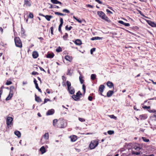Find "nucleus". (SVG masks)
I'll return each instance as SVG.
<instances>
[{
  "label": "nucleus",
  "mask_w": 156,
  "mask_h": 156,
  "mask_svg": "<svg viewBox=\"0 0 156 156\" xmlns=\"http://www.w3.org/2000/svg\"><path fill=\"white\" fill-rule=\"evenodd\" d=\"M113 93L114 92L113 91L109 90L108 92L107 93V96L108 97H110L112 95Z\"/></svg>",
  "instance_id": "nucleus-19"
},
{
  "label": "nucleus",
  "mask_w": 156,
  "mask_h": 156,
  "mask_svg": "<svg viewBox=\"0 0 156 156\" xmlns=\"http://www.w3.org/2000/svg\"><path fill=\"white\" fill-rule=\"evenodd\" d=\"M147 118V115L146 114H142L140 115L139 118L141 120L146 119Z\"/></svg>",
  "instance_id": "nucleus-11"
},
{
  "label": "nucleus",
  "mask_w": 156,
  "mask_h": 156,
  "mask_svg": "<svg viewBox=\"0 0 156 156\" xmlns=\"http://www.w3.org/2000/svg\"><path fill=\"white\" fill-rule=\"evenodd\" d=\"M147 23L151 26L153 27H156V24L151 20H148L147 21Z\"/></svg>",
  "instance_id": "nucleus-10"
},
{
  "label": "nucleus",
  "mask_w": 156,
  "mask_h": 156,
  "mask_svg": "<svg viewBox=\"0 0 156 156\" xmlns=\"http://www.w3.org/2000/svg\"><path fill=\"white\" fill-rule=\"evenodd\" d=\"M14 134L16 136H17L18 138L20 137L21 136V133L20 132L18 131H16L14 132Z\"/></svg>",
  "instance_id": "nucleus-23"
},
{
  "label": "nucleus",
  "mask_w": 156,
  "mask_h": 156,
  "mask_svg": "<svg viewBox=\"0 0 156 156\" xmlns=\"http://www.w3.org/2000/svg\"><path fill=\"white\" fill-rule=\"evenodd\" d=\"M35 100L38 102L39 101V97L37 96L36 94H35Z\"/></svg>",
  "instance_id": "nucleus-45"
},
{
  "label": "nucleus",
  "mask_w": 156,
  "mask_h": 156,
  "mask_svg": "<svg viewBox=\"0 0 156 156\" xmlns=\"http://www.w3.org/2000/svg\"><path fill=\"white\" fill-rule=\"evenodd\" d=\"M95 48H93L90 50V53L91 54H92L93 52L95 51Z\"/></svg>",
  "instance_id": "nucleus-50"
},
{
  "label": "nucleus",
  "mask_w": 156,
  "mask_h": 156,
  "mask_svg": "<svg viewBox=\"0 0 156 156\" xmlns=\"http://www.w3.org/2000/svg\"><path fill=\"white\" fill-rule=\"evenodd\" d=\"M114 131L112 130H109L108 131V133L109 135H112L114 133Z\"/></svg>",
  "instance_id": "nucleus-40"
},
{
  "label": "nucleus",
  "mask_w": 156,
  "mask_h": 156,
  "mask_svg": "<svg viewBox=\"0 0 156 156\" xmlns=\"http://www.w3.org/2000/svg\"><path fill=\"white\" fill-rule=\"evenodd\" d=\"M66 126V121L64 119H60L58 120L57 126L58 127L63 128Z\"/></svg>",
  "instance_id": "nucleus-1"
},
{
  "label": "nucleus",
  "mask_w": 156,
  "mask_h": 156,
  "mask_svg": "<svg viewBox=\"0 0 156 156\" xmlns=\"http://www.w3.org/2000/svg\"><path fill=\"white\" fill-rule=\"evenodd\" d=\"M71 140L72 142H75L77 139V136L76 135H73L70 136Z\"/></svg>",
  "instance_id": "nucleus-15"
},
{
  "label": "nucleus",
  "mask_w": 156,
  "mask_h": 156,
  "mask_svg": "<svg viewBox=\"0 0 156 156\" xmlns=\"http://www.w3.org/2000/svg\"><path fill=\"white\" fill-rule=\"evenodd\" d=\"M73 18L76 20L77 22H78L79 23H82V21L81 20H80V19H77L75 16H73Z\"/></svg>",
  "instance_id": "nucleus-37"
},
{
  "label": "nucleus",
  "mask_w": 156,
  "mask_h": 156,
  "mask_svg": "<svg viewBox=\"0 0 156 156\" xmlns=\"http://www.w3.org/2000/svg\"><path fill=\"white\" fill-rule=\"evenodd\" d=\"M72 71L71 69H68V71L67 73V74L69 75L70 76H71L72 74Z\"/></svg>",
  "instance_id": "nucleus-27"
},
{
  "label": "nucleus",
  "mask_w": 156,
  "mask_h": 156,
  "mask_svg": "<svg viewBox=\"0 0 156 156\" xmlns=\"http://www.w3.org/2000/svg\"><path fill=\"white\" fill-rule=\"evenodd\" d=\"M56 51L57 52H61L62 51V49L60 47H59L58 48H57L56 49Z\"/></svg>",
  "instance_id": "nucleus-38"
},
{
  "label": "nucleus",
  "mask_w": 156,
  "mask_h": 156,
  "mask_svg": "<svg viewBox=\"0 0 156 156\" xmlns=\"http://www.w3.org/2000/svg\"><path fill=\"white\" fill-rule=\"evenodd\" d=\"M98 141L97 140L92 141L90 144V147L91 149L95 148L98 144Z\"/></svg>",
  "instance_id": "nucleus-5"
},
{
  "label": "nucleus",
  "mask_w": 156,
  "mask_h": 156,
  "mask_svg": "<svg viewBox=\"0 0 156 156\" xmlns=\"http://www.w3.org/2000/svg\"><path fill=\"white\" fill-rule=\"evenodd\" d=\"M60 23H63V20L62 18H60Z\"/></svg>",
  "instance_id": "nucleus-60"
},
{
  "label": "nucleus",
  "mask_w": 156,
  "mask_h": 156,
  "mask_svg": "<svg viewBox=\"0 0 156 156\" xmlns=\"http://www.w3.org/2000/svg\"><path fill=\"white\" fill-rule=\"evenodd\" d=\"M25 32L24 31V30L23 29H22L21 31V34L22 36H25Z\"/></svg>",
  "instance_id": "nucleus-39"
},
{
  "label": "nucleus",
  "mask_w": 156,
  "mask_h": 156,
  "mask_svg": "<svg viewBox=\"0 0 156 156\" xmlns=\"http://www.w3.org/2000/svg\"><path fill=\"white\" fill-rule=\"evenodd\" d=\"M79 80L81 83L82 84L83 83L84 80L83 79V77L81 75L79 77Z\"/></svg>",
  "instance_id": "nucleus-31"
},
{
  "label": "nucleus",
  "mask_w": 156,
  "mask_h": 156,
  "mask_svg": "<svg viewBox=\"0 0 156 156\" xmlns=\"http://www.w3.org/2000/svg\"><path fill=\"white\" fill-rule=\"evenodd\" d=\"M46 91L48 94H50V93H53L52 91V90L49 89H47L46 90Z\"/></svg>",
  "instance_id": "nucleus-41"
},
{
  "label": "nucleus",
  "mask_w": 156,
  "mask_h": 156,
  "mask_svg": "<svg viewBox=\"0 0 156 156\" xmlns=\"http://www.w3.org/2000/svg\"><path fill=\"white\" fill-rule=\"evenodd\" d=\"M34 17V16L33 14L31 13H30L29 16H28V18H33Z\"/></svg>",
  "instance_id": "nucleus-42"
},
{
  "label": "nucleus",
  "mask_w": 156,
  "mask_h": 156,
  "mask_svg": "<svg viewBox=\"0 0 156 156\" xmlns=\"http://www.w3.org/2000/svg\"><path fill=\"white\" fill-rule=\"evenodd\" d=\"M82 89L83 90L84 93H85L86 91V87L84 84L82 85Z\"/></svg>",
  "instance_id": "nucleus-47"
},
{
  "label": "nucleus",
  "mask_w": 156,
  "mask_h": 156,
  "mask_svg": "<svg viewBox=\"0 0 156 156\" xmlns=\"http://www.w3.org/2000/svg\"><path fill=\"white\" fill-rule=\"evenodd\" d=\"M10 90H16V89H15L14 86H11L10 87Z\"/></svg>",
  "instance_id": "nucleus-46"
},
{
  "label": "nucleus",
  "mask_w": 156,
  "mask_h": 156,
  "mask_svg": "<svg viewBox=\"0 0 156 156\" xmlns=\"http://www.w3.org/2000/svg\"><path fill=\"white\" fill-rule=\"evenodd\" d=\"M46 18V19L48 21H49L50 19L52 18L53 16H51L50 15H46L45 16H44Z\"/></svg>",
  "instance_id": "nucleus-24"
},
{
  "label": "nucleus",
  "mask_w": 156,
  "mask_h": 156,
  "mask_svg": "<svg viewBox=\"0 0 156 156\" xmlns=\"http://www.w3.org/2000/svg\"><path fill=\"white\" fill-rule=\"evenodd\" d=\"M40 151L41 152V154H44V153L46 152V150L44 147V146H42L40 149Z\"/></svg>",
  "instance_id": "nucleus-14"
},
{
  "label": "nucleus",
  "mask_w": 156,
  "mask_h": 156,
  "mask_svg": "<svg viewBox=\"0 0 156 156\" xmlns=\"http://www.w3.org/2000/svg\"><path fill=\"white\" fill-rule=\"evenodd\" d=\"M51 2L54 4H59L61 6L62 5V4L61 2H59L57 0H51Z\"/></svg>",
  "instance_id": "nucleus-13"
},
{
  "label": "nucleus",
  "mask_w": 156,
  "mask_h": 156,
  "mask_svg": "<svg viewBox=\"0 0 156 156\" xmlns=\"http://www.w3.org/2000/svg\"><path fill=\"white\" fill-rule=\"evenodd\" d=\"M93 99L92 97L91 96H89L88 97V99L90 101H92Z\"/></svg>",
  "instance_id": "nucleus-55"
},
{
  "label": "nucleus",
  "mask_w": 156,
  "mask_h": 156,
  "mask_svg": "<svg viewBox=\"0 0 156 156\" xmlns=\"http://www.w3.org/2000/svg\"><path fill=\"white\" fill-rule=\"evenodd\" d=\"M12 82L10 81L7 80L6 83V84L7 85H10L12 84Z\"/></svg>",
  "instance_id": "nucleus-43"
},
{
  "label": "nucleus",
  "mask_w": 156,
  "mask_h": 156,
  "mask_svg": "<svg viewBox=\"0 0 156 156\" xmlns=\"http://www.w3.org/2000/svg\"><path fill=\"white\" fill-rule=\"evenodd\" d=\"M81 94L80 91H79L76 93V95H73L72 96V98L75 101H77L80 98V96L81 95Z\"/></svg>",
  "instance_id": "nucleus-6"
},
{
  "label": "nucleus",
  "mask_w": 156,
  "mask_h": 156,
  "mask_svg": "<svg viewBox=\"0 0 156 156\" xmlns=\"http://www.w3.org/2000/svg\"><path fill=\"white\" fill-rule=\"evenodd\" d=\"M24 5H26V6H30L31 5V3L30 0H25Z\"/></svg>",
  "instance_id": "nucleus-16"
},
{
  "label": "nucleus",
  "mask_w": 156,
  "mask_h": 156,
  "mask_svg": "<svg viewBox=\"0 0 156 156\" xmlns=\"http://www.w3.org/2000/svg\"><path fill=\"white\" fill-rule=\"evenodd\" d=\"M95 1L96 2H98L99 4H102V2L99 0H95Z\"/></svg>",
  "instance_id": "nucleus-59"
},
{
  "label": "nucleus",
  "mask_w": 156,
  "mask_h": 156,
  "mask_svg": "<svg viewBox=\"0 0 156 156\" xmlns=\"http://www.w3.org/2000/svg\"><path fill=\"white\" fill-rule=\"evenodd\" d=\"M59 7L57 5H54V8H59Z\"/></svg>",
  "instance_id": "nucleus-64"
},
{
  "label": "nucleus",
  "mask_w": 156,
  "mask_h": 156,
  "mask_svg": "<svg viewBox=\"0 0 156 156\" xmlns=\"http://www.w3.org/2000/svg\"><path fill=\"white\" fill-rule=\"evenodd\" d=\"M86 6L87 7H89L91 8H92L93 7V6L92 5L90 4H87L86 5Z\"/></svg>",
  "instance_id": "nucleus-52"
},
{
  "label": "nucleus",
  "mask_w": 156,
  "mask_h": 156,
  "mask_svg": "<svg viewBox=\"0 0 156 156\" xmlns=\"http://www.w3.org/2000/svg\"><path fill=\"white\" fill-rule=\"evenodd\" d=\"M13 90H10L9 94L13 95Z\"/></svg>",
  "instance_id": "nucleus-61"
},
{
  "label": "nucleus",
  "mask_w": 156,
  "mask_h": 156,
  "mask_svg": "<svg viewBox=\"0 0 156 156\" xmlns=\"http://www.w3.org/2000/svg\"><path fill=\"white\" fill-rule=\"evenodd\" d=\"M50 100L49 99H45L44 100V103H46L47 101H50Z\"/></svg>",
  "instance_id": "nucleus-54"
},
{
  "label": "nucleus",
  "mask_w": 156,
  "mask_h": 156,
  "mask_svg": "<svg viewBox=\"0 0 156 156\" xmlns=\"http://www.w3.org/2000/svg\"><path fill=\"white\" fill-rule=\"evenodd\" d=\"M32 74L33 75H36V74H38V73L37 72H33L32 73Z\"/></svg>",
  "instance_id": "nucleus-57"
},
{
  "label": "nucleus",
  "mask_w": 156,
  "mask_h": 156,
  "mask_svg": "<svg viewBox=\"0 0 156 156\" xmlns=\"http://www.w3.org/2000/svg\"><path fill=\"white\" fill-rule=\"evenodd\" d=\"M103 38V37H93L91 38V40H99L102 39Z\"/></svg>",
  "instance_id": "nucleus-25"
},
{
  "label": "nucleus",
  "mask_w": 156,
  "mask_h": 156,
  "mask_svg": "<svg viewBox=\"0 0 156 156\" xmlns=\"http://www.w3.org/2000/svg\"><path fill=\"white\" fill-rule=\"evenodd\" d=\"M67 90L69 91V93L71 94H73L75 93L74 89L73 87L67 88Z\"/></svg>",
  "instance_id": "nucleus-8"
},
{
  "label": "nucleus",
  "mask_w": 156,
  "mask_h": 156,
  "mask_svg": "<svg viewBox=\"0 0 156 156\" xmlns=\"http://www.w3.org/2000/svg\"><path fill=\"white\" fill-rule=\"evenodd\" d=\"M38 55L37 52L34 51L32 54V56L34 58H36L38 56Z\"/></svg>",
  "instance_id": "nucleus-22"
},
{
  "label": "nucleus",
  "mask_w": 156,
  "mask_h": 156,
  "mask_svg": "<svg viewBox=\"0 0 156 156\" xmlns=\"http://www.w3.org/2000/svg\"><path fill=\"white\" fill-rule=\"evenodd\" d=\"M50 30H51V33L52 35L53 34V27H51L50 28Z\"/></svg>",
  "instance_id": "nucleus-51"
},
{
  "label": "nucleus",
  "mask_w": 156,
  "mask_h": 156,
  "mask_svg": "<svg viewBox=\"0 0 156 156\" xmlns=\"http://www.w3.org/2000/svg\"><path fill=\"white\" fill-rule=\"evenodd\" d=\"M12 96H13V95L12 94H9V95L6 98L5 100L6 101H8V100H9L10 99H11V98L12 97Z\"/></svg>",
  "instance_id": "nucleus-28"
},
{
  "label": "nucleus",
  "mask_w": 156,
  "mask_h": 156,
  "mask_svg": "<svg viewBox=\"0 0 156 156\" xmlns=\"http://www.w3.org/2000/svg\"><path fill=\"white\" fill-rule=\"evenodd\" d=\"M105 88V86L103 85H101L99 87V91L100 92V94L103 95L102 93L103 91V90Z\"/></svg>",
  "instance_id": "nucleus-12"
},
{
  "label": "nucleus",
  "mask_w": 156,
  "mask_h": 156,
  "mask_svg": "<svg viewBox=\"0 0 156 156\" xmlns=\"http://www.w3.org/2000/svg\"><path fill=\"white\" fill-rule=\"evenodd\" d=\"M68 34L67 33H65L64 35L63 36V38L64 40H66L68 37Z\"/></svg>",
  "instance_id": "nucleus-33"
},
{
  "label": "nucleus",
  "mask_w": 156,
  "mask_h": 156,
  "mask_svg": "<svg viewBox=\"0 0 156 156\" xmlns=\"http://www.w3.org/2000/svg\"><path fill=\"white\" fill-rule=\"evenodd\" d=\"M140 147H136V148H135V149L136 150H140Z\"/></svg>",
  "instance_id": "nucleus-62"
},
{
  "label": "nucleus",
  "mask_w": 156,
  "mask_h": 156,
  "mask_svg": "<svg viewBox=\"0 0 156 156\" xmlns=\"http://www.w3.org/2000/svg\"><path fill=\"white\" fill-rule=\"evenodd\" d=\"M49 134L45 133L41 138V142L42 144L47 143L48 142Z\"/></svg>",
  "instance_id": "nucleus-2"
},
{
  "label": "nucleus",
  "mask_w": 156,
  "mask_h": 156,
  "mask_svg": "<svg viewBox=\"0 0 156 156\" xmlns=\"http://www.w3.org/2000/svg\"><path fill=\"white\" fill-rule=\"evenodd\" d=\"M54 56V55L53 53H48L47 55V58H52Z\"/></svg>",
  "instance_id": "nucleus-20"
},
{
  "label": "nucleus",
  "mask_w": 156,
  "mask_h": 156,
  "mask_svg": "<svg viewBox=\"0 0 156 156\" xmlns=\"http://www.w3.org/2000/svg\"><path fill=\"white\" fill-rule=\"evenodd\" d=\"M124 25L126 27H129L130 25V24L128 23H125Z\"/></svg>",
  "instance_id": "nucleus-56"
},
{
  "label": "nucleus",
  "mask_w": 156,
  "mask_h": 156,
  "mask_svg": "<svg viewBox=\"0 0 156 156\" xmlns=\"http://www.w3.org/2000/svg\"><path fill=\"white\" fill-rule=\"evenodd\" d=\"M72 28V27L71 26H70L69 27H68V26L67 25L65 27L66 30H70Z\"/></svg>",
  "instance_id": "nucleus-36"
},
{
  "label": "nucleus",
  "mask_w": 156,
  "mask_h": 156,
  "mask_svg": "<svg viewBox=\"0 0 156 156\" xmlns=\"http://www.w3.org/2000/svg\"><path fill=\"white\" fill-rule=\"evenodd\" d=\"M107 84V86L110 88H111L113 87V83L110 81H108Z\"/></svg>",
  "instance_id": "nucleus-18"
},
{
  "label": "nucleus",
  "mask_w": 156,
  "mask_h": 156,
  "mask_svg": "<svg viewBox=\"0 0 156 156\" xmlns=\"http://www.w3.org/2000/svg\"><path fill=\"white\" fill-rule=\"evenodd\" d=\"M96 75L95 74H92L91 75V79L94 80L96 78Z\"/></svg>",
  "instance_id": "nucleus-32"
},
{
  "label": "nucleus",
  "mask_w": 156,
  "mask_h": 156,
  "mask_svg": "<svg viewBox=\"0 0 156 156\" xmlns=\"http://www.w3.org/2000/svg\"><path fill=\"white\" fill-rule=\"evenodd\" d=\"M40 70H41V71H44L45 73H46V72L44 70V69L42 68H41V67H40Z\"/></svg>",
  "instance_id": "nucleus-63"
},
{
  "label": "nucleus",
  "mask_w": 156,
  "mask_h": 156,
  "mask_svg": "<svg viewBox=\"0 0 156 156\" xmlns=\"http://www.w3.org/2000/svg\"><path fill=\"white\" fill-rule=\"evenodd\" d=\"M14 41L16 46L19 48H21L22 47V45L21 41L20 38L18 37H16L14 38Z\"/></svg>",
  "instance_id": "nucleus-4"
},
{
  "label": "nucleus",
  "mask_w": 156,
  "mask_h": 156,
  "mask_svg": "<svg viewBox=\"0 0 156 156\" xmlns=\"http://www.w3.org/2000/svg\"><path fill=\"white\" fill-rule=\"evenodd\" d=\"M37 81L36 80V79L34 78V84L35 85L36 88V89H38V90L39 91V87L38 86V84L37 83Z\"/></svg>",
  "instance_id": "nucleus-26"
},
{
  "label": "nucleus",
  "mask_w": 156,
  "mask_h": 156,
  "mask_svg": "<svg viewBox=\"0 0 156 156\" xmlns=\"http://www.w3.org/2000/svg\"><path fill=\"white\" fill-rule=\"evenodd\" d=\"M13 118L10 117H8L6 120V124L7 125H9L12 124Z\"/></svg>",
  "instance_id": "nucleus-7"
},
{
  "label": "nucleus",
  "mask_w": 156,
  "mask_h": 156,
  "mask_svg": "<svg viewBox=\"0 0 156 156\" xmlns=\"http://www.w3.org/2000/svg\"><path fill=\"white\" fill-rule=\"evenodd\" d=\"M75 44L78 45H80L82 44L81 41L79 39H77L75 41Z\"/></svg>",
  "instance_id": "nucleus-21"
},
{
  "label": "nucleus",
  "mask_w": 156,
  "mask_h": 156,
  "mask_svg": "<svg viewBox=\"0 0 156 156\" xmlns=\"http://www.w3.org/2000/svg\"><path fill=\"white\" fill-rule=\"evenodd\" d=\"M107 12H108V13H110V14H112L113 13L111 12L108 9H107L106 10Z\"/></svg>",
  "instance_id": "nucleus-58"
},
{
  "label": "nucleus",
  "mask_w": 156,
  "mask_h": 156,
  "mask_svg": "<svg viewBox=\"0 0 156 156\" xmlns=\"http://www.w3.org/2000/svg\"><path fill=\"white\" fill-rule=\"evenodd\" d=\"M143 108H144V109H149L150 108V106H146V105H144V106H143V107H142Z\"/></svg>",
  "instance_id": "nucleus-49"
},
{
  "label": "nucleus",
  "mask_w": 156,
  "mask_h": 156,
  "mask_svg": "<svg viewBox=\"0 0 156 156\" xmlns=\"http://www.w3.org/2000/svg\"><path fill=\"white\" fill-rule=\"evenodd\" d=\"M142 139L145 142H147L149 141V140L145 137H142Z\"/></svg>",
  "instance_id": "nucleus-35"
},
{
  "label": "nucleus",
  "mask_w": 156,
  "mask_h": 156,
  "mask_svg": "<svg viewBox=\"0 0 156 156\" xmlns=\"http://www.w3.org/2000/svg\"><path fill=\"white\" fill-rule=\"evenodd\" d=\"M97 13L99 16L101 18V19L105 20L107 22L109 21V19L103 12L101 11H99Z\"/></svg>",
  "instance_id": "nucleus-3"
},
{
  "label": "nucleus",
  "mask_w": 156,
  "mask_h": 156,
  "mask_svg": "<svg viewBox=\"0 0 156 156\" xmlns=\"http://www.w3.org/2000/svg\"><path fill=\"white\" fill-rule=\"evenodd\" d=\"M72 57L69 56V55H66L65 56V59L67 60L70 62H71L72 60Z\"/></svg>",
  "instance_id": "nucleus-17"
},
{
  "label": "nucleus",
  "mask_w": 156,
  "mask_h": 156,
  "mask_svg": "<svg viewBox=\"0 0 156 156\" xmlns=\"http://www.w3.org/2000/svg\"><path fill=\"white\" fill-rule=\"evenodd\" d=\"M66 85H67V88H69L70 87H72L71 86V83H70V82L69 81H67L66 82Z\"/></svg>",
  "instance_id": "nucleus-30"
},
{
  "label": "nucleus",
  "mask_w": 156,
  "mask_h": 156,
  "mask_svg": "<svg viewBox=\"0 0 156 156\" xmlns=\"http://www.w3.org/2000/svg\"><path fill=\"white\" fill-rule=\"evenodd\" d=\"M62 12H66V13H69V11L68 10L66 9H63Z\"/></svg>",
  "instance_id": "nucleus-44"
},
{
  "label": "nucleus",
  "mask_w": 156,
  "mask_h": 156,
  "mask_svg": "<svg viewBox=\"0 0 156 156\" xmlns=\"http://www.w3.org/2000/svg\"><path fill=\"white\" fill-rule=\"evenodd\" d=\"M55 14L56 15L58 16H64L65 15V14H63V13H61L58 12H55Z\"/></svg>",
  "instance_id": "nucleus-34"
},
{
  "label": "nucleus",
  "mask_w": 156,
  "mask_h": 156,
  "mask_svg": "<svg viewBox=\"0 0 156 156\" xmlns=\"http://www.w3.org/2000/svg\"><path fill=\"white\" fill-rule=\"evenodd\" d=\"M58 120H57L56 119H54L53 121V125L54 126H57L56 123H57V125H58Z\"/></svg>",
  "instance_id": "nucleus-29"
},
{
  "label": "nucleus",
  "mask_w": 156,
  "mask_h": 156,
  "mask_svg": "<svg viewBox=\"0 0 156 156\" xmlns=\"http://www.w3.org/2000/svg\"><path fill=\"white\" fill-rule=\"evenodd\" d=\"M79 120L81 122H83L85 121V119L82 118H79Z\"/></svg>",
  "instance_id": "nucleus-48"
},
{
  "label": "nucleus",
  "mask_w": 156,
  "mask_h": 156,
  "mask_svg": "<svg viewBox=\"0 0 156 156\" xmlns=\"http://www.w3.org/2000/svg\"><path fill=\"white\" fill-rule=\"evenodd\" d=\"M55 112V110L54 109H51L49 110L46 113L47 115H53Z\"/></svg>",
  "instance_id": "nucleus-9"
},
{
  "label": "nucleus",
  "mask_w": 156,
  "mask_h": 156,
  "mask_svg": "<svg viewBox=\"0 0 156 156\" xmlns=\"http://www.w3.org/2000/svg\"><path fill=\"white\" fill-rule=\"evenodd\" d=\"M119 23L120 24H123V25H124V23H124L123 21H122V20H119Z\"/></svg>",
  "instance_id": "nucleus-53"
}]
</instances>
